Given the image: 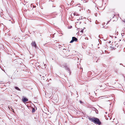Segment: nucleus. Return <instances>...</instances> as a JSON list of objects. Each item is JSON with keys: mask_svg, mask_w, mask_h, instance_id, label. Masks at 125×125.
Wrapping results in <instances>:
<instances>
[{"mask_svg": "<svg viewBox=\"0 0 125 125\" xmlns=\"http://www.w3.org/2000/svg\"><path fill=\"white\" fill-rule=\"evenodd\" d=\"M89 120L91 122H92L95 124H97L99 125H100L101 123L99 121L98 118H95L94 117L91 118L90 117L89 118Z\"/></svg>", "mask_w": 125, "mask_h": 125, "instance_id": "1", "label": "nucleus"}, {"mask_svg": "<svg viewBox=\"0 0 125 125\" xmlns=\"http://www.w3.org/2000/svg\"><path fill=\"white\" fill-rule=\"evenodd\" d=\"M116 42H112L111 44H110V47L111 50H113L116 49Z\"/></svg>", "mask_w": 125, "mask_h": 125, "instance_id": "2", "label": "nucleus"}, {"mask_svg": "<svg viewBox=\"0 0 125 125\" xmlns=\"http://www.w3.org/2000/svg\"><path fill=\"white\" fill-rule=\"evenodd\" d=\"M74 15L76 16V18L77 20H80L82 19V17L79 14L77 13H73Z\"/></svg>", "mask_w": 125, "mask_h": 125, "instance_id": "3", "label": "nucleus"}, {"mask_svg": "<svg viewBox=\"0 0 125 125\" xmlns=\"http://www.w3.org/2000/svg\"><path fill=\"white\" fill-rule=\"evenodd\" d=\"M74 41L78 42V39L76 37H73L72 38V40L70 42V43H73Z\"/></svg>", "mask_w": 125, "mask_h": 125, "instance_id": "4", "label": "nucleus"}, {"mask_svg": "<svg viewBox=\"0 0 125 125\" xmlns=\"http://www.w3.org/2000/svg\"><path fill=\"white\" fill-rule=\"evenodd\" d=\"M31 44L32 46L34 47L35 48H36V44L35 41L32 42L31 43Z\"/></svg>", "mask_w": 125, "mask_h": 125, "instance_id": "5", "label": "nucleus"}, {"mask_svg": "<svg viewBox=\"0 0 125 125\" xmlns=\"http://www.w3.org/2000/svg\"><path fill=\"white\" fill-rule=\"evenodd\" d=\"M22 101L24 102H26L27 101H28V99L27 98L25 97L23 98L22 99Z\"/></svg>", "mask_w": 125, "mask_h": 125, "instance_id": "6", "label": "nucleus"}, {"mask_svg": "<svg viewBox=\"0 0 125 125\" xmlns=\"http://www.w3.org/2000/svg\"><path fill=\"white\" fill-rule=\"evenodd\" d=\"M120 45V43L119 42L117 43V42H116V48H118V47Z\"/></svg>", "mask_w": 125, "mask_h": 125, "instance_id": "7", "label": "nucleus"}, {"mask_svg": "<svg viewBox=\"0 0 125 125\" xmlns=\"http://www.w3.org/2000/svg\"><path fill=\"white\" fill-rule=\"evenodd\" d=\"M79 7L78 9H79L80 11L81 10V7H80V5L79 4H78L76 6V8H77L78 7Z\"/></svg>", "mask_w": 125, "mask_h": 125, "instance_id": "8", "label": "nucleus"}, {"mask_svg": "<svg viewBox=\"0 0 125 125\" xmlns=\"http://www.w3.org/2000/svg\"><path fill=\"white\" fill-rule=\"evenodd\" d=\"M15 88L16 89L20 91H21L20 89L18 87H15Z\"/></svg>", "mask_w": 125, "mask_h": 125, "instance_id": "9", "label": "nucleus"}, {"mask_svg": "<svg viewBox=\"0 0 125 125\" xmlns=\"http://www.w3.org/2000/svg\"><path fill=\"white\" fill-rule=\"evenodd\" d=\"M64 67H65V69H67V70H68V69H69L68 68V67L67 66H64Z\"/></svg>", "mask_w": 125, "mask_h": 125, "instance_id": "10", "label": "nucleus"}, {"mask_svg": "<svg viewBox=\"0 0 125 125\" xmlns=\"http://www.w3.org/2000/svg\"><path fill=\"white\" fill-rule=\"evenodd\" d=\"M11 109H12V111L13 112H14V110L12 108H11Z\"/></svg>", "mask_w": 125, "mask_h": 125, "instance_id": "11", "label": "nucleus"}, {"mask_svg": "<svg viewBox=\"0 0 125 125\" xmlns=\"http://www.w3.org/2000/svg\"><path fill=\"white\" fill-rule=\"evenodd\" d=\"M124 33H122V36H124Z\"/></svg>", "mask_w": 125, "mask_h": 125, "instance_id": "12", "label": "nucleus"}, {"mask_svg": "<svg viewBox=\"0 0 125 125\" xmlns=\"http://www.w3.org/2000/svg\"><path fill=\"white\" fill-rule=\"evenodd\" d=\"M114 16L115 15V12H114Z\"/></svg>", "mask_w": 125, "mask_h": 125, "instance_id": "13", "label": "nucleus"}, {"mask_svg": "<svg viewBox=\"0 0 125 125\" xmlns=\"http://www.w3.org/2000/svg\"><path fill=\"white\" fill-rule=\"evenodd\" d=\"M80 102L81 103H82V102L81 101H80Z\"/></svg>", "mask_w": 125, "mask_h": 125, "instance_id": "14", "label": "nucleus"}, {"mask_svg": "<svg viewBox=\"0 0 125 125\" xmlns=\"http://www.w3.org/2000/svg\"><path fill=\"white\" fill-rule=\"evenodd\" d=\"M124 22L125 23V20L124 21Z\"/></svg>", "mask_w": 125, "mask_h": 125, "instance_id": "15", "label": "nucleus"}, {"mask_svg": "<svg viewBox=\"0 0 125 125\" xmlns=\"http://www.w3.org/2000/svg\"><path fill=\"white\" fill-rule=\"evenodd\" d=\"M102 85H101L100 87H102Z\"/></svg>", "mask_w": 125, "mask_h": 125, "instance_id": "16", "label": "nucleus"}, {"mask_svg": "<svg viewBox=\"0 0 125 125\" xmlns=\"http://www.w3.org/2000/svg\"><path fill=\"white\" fill-rule=\"evenodd\" d=\"M83 31V30H82V31H82V32Z\"/></svg>", "mask_w": 125, "mask_h": 125, "instance_id": "17", "label": "nucleus"}, {"mask_svg": "<svg viewBox=\"0 0 125 125\" xmlns=\"http://www.w3.org/2000/svg\"><path fill=\"white\" fill-rule=\"evenodd\" d=\"M83 31V30H82V31H82V32Z\"/></svg>", "mask_w": 125, "mask_h": 125, "instance_id": "18", "label": "nucleus"}, {"mask_svg": "<svg viewBox=\"0 0 125 125\" xmlns=\"http://www.w3.org/2000/svg\"><path fill=\"white\" fill-rule=\"evenodd\" d=\"M83 31V30H82V31H82V32Z\"/></svg>", "mask_w": 125, "mask_h": 125, "instance_id": "19", "label": "nucleus"}]
</instances>
